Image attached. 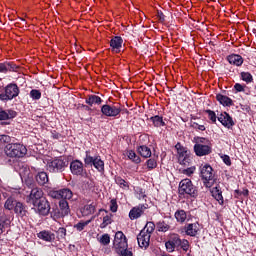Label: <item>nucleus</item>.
I'll return each mask as SVG.
<instances>
[{
    "mask_svg": "<svg viewBox=\"0 0 256 256\" xmlns=\"http://www.w3.org/2000/svg\"><path fill=\"white\" fill-rule=\"evenodd\" d=\"M48 195L52 199H61V189L60 190H50L48 192Z\"/></svg>",
    "mask_w": 256,
    "mask_h": 256,
    "instance_id": "50",
    "label": "nucleus"
},
{
    "mask_svg": "<svg viewBox=\"0 0 256 256\" xmlns=\"http://www.w3.org/2000/svg\"><path fill=\"white\" fill-rule=\"evenodd\" d=\"M165 247L168 253H173L176 249V251H184L187 253L189 251V247L191 245L189 244V240L187 239H181L179 234H170L168 241L165 242Z\"/></svg>",
    "mask_w": 256,
    "mask_h": 256,
    "instance_id": "1",
    "label": "nucleus"
},
{
    "mask_svg": "<svg viewBox=\"0 0 256 256\" xmlns=\"http://www.w3.org/2000/svg\"><path fill=\"white\" fill-rule=\"evenodd\" d=\"M19 203V201H17V199H15V197L10 196L7 198V200L4 203V208L7 211H14L15 207L17 206V204Z\"/></svg>",
    "mask_w": 256,
    "mask_h": 256,
    "instance_id": "30",
    "label": "nucleus"
},
{
    "mask_svg": "<svg viewBox=\"0 0 256 256\" xmlns=\"http://www.w3.org/2000/svg\"><path fill=\"white\" fill-rule=\"evenodd\" d=\"M118 209H119V205L117 204V199H115V198L111 199L110 200V211L112 213H117Z\"/></svg>",
    "mask_w": 256,
    "mask_h": 256,
    "instance_id": "51",
    "label": "nucleus"
},
{
    "mask_svg": "<svg viewBox=\"0 0 256 256\" xmlns=\"http://www.w3.org/2000/svg\"><path fill=\"white\" fill-rule=\"evenodd\" d=\"M200 177L204 180L205 187H212L213 183H215L213 167H211L209 164L200 166Z\"/></svg>",
    "mask_w": 256,
    "mask_h": 256,
    "instance_id": "7",
    "label": "nucleus"
},
{
    "mask_svg": "<svg viewBox=\"0 0 256 256\" xmlns=\"http://www.w3.org/2000/svg\"><path fill=\"white\" fill-rule=\"evenodd\" d=\"M57 239H65L67 237V229L65 227H60L57 231Z\"/></svg>",
    "mask_w": 256,
    "mask_h": 256,
    "instance_id": "49",
    "label": "nucleus"
},
{
    "mask_svg": "<svg viewBox=\"0 0 256 256\" xmlns=\"http://www.w3.org/2000/svg\"><path fill=\"white\" fill-rule=\"evenodd\" d=\"M240 79L247 83V85H249V83H253V75L250 72H241Z\"/></svg>",
    "mask_w": 256,
    "mask_h": 256,
    "instance_id": "42",
    "label": "nucleus"
},
{
    "mask_svg": "<svg viewBox=\"0 0 256 256\" xmlns=\"http://www.w3.org/2000/svg\"><path fill=\"white\" fill-rule=\"evenodd\" d=\"M127 157L132 163H136V165H139V163H141V157L137 155V153H135V151L133 150L128 151Z\"/></svg>",
    "mask_w": 256,
    "mask_h": 256,
    "instance_id": "38",
    "label": "nucleus"
},
{
    "mask_svg": "<svg viewBox=\"0 0 256 256\" xmlns=\"http://www.w3.org/2000/svg\"><path fill=\"white\" fill-rule=\"evenodd\" d=\"M19 93H21V89H19L17 83H9L2 90L0 88V101L3 103L13 101V99L19 97Z\"/></svg>",
    "mask_w": 256,
    "mask_h": 256,
    "instance_id": "4",
    "label": "nucleus"
},
{
    "mask_svg": "<svg viewBox=\"0 0 256 256\" xmlns=\"http://www.w3.org/2000/svg\"><path fill=\"white\" fill-rule=\"evenodd\" d=\"M195 173V167H189L187 169L183 170V174L187 175L188 177H191Z\"/></svg>",
    "mask_w": 256,
    "mask_h": 256,
    "instance_id": "57",
    "label": "nucleus"
},
{
    "mask_svg": "<svg viewBox=\"0 0 256 256\" xmlns=\"http://www.w3.org/2000/svg\"><path fill=\"white\" fill-rule=\"evenodd\" d=\"M118 255H120V256H133V252L128 249V250L121 251Z\"/></svg>",
    "mask_w": 256,
    "mask_h": 256,
    "instance_id": "60",
    "label": "nucleus"
},
{
    "mask_svg": "<svg viewBox=\"0 0 256 256\" xmlns=\"http://www.w3.org/2000/svg\"><path fill=\"white\" fill-rule=\"evenodd\" d=\"M129 249V244L127 243V239H123V241L116 242V252L118 255L121 251H127Z\"/></svg>",
    "mask_w": 256,
    "mask_h": 256,
    "instance_id": "35",
    "label": "nucleus"
},
{
    "mask_svg": "<svg viewBox=\"0 0 256 256\" xmlns=\"http://www.w3.org/2000/svg\"><path fill=\"white\" fill-rule=\"evenodd\" d=\"M212 197L216 199L220 203V205H223V191H221V186L217 185L216 187H213L211 190Z\"/></svg>",
    "mask_w": 256,
    "mask_h": 256,
    "instance_id": "26",
    "label": "nucleus"
},
{
    "mask_svg": "<svg viewBox=\"0 0 256 256\" xmlns=\"http://www.w3.org/2000/svg\"><path fill=\"white\" fill-rule=\"evenodd\" d=\"M33 207L36 213H38V215H41L42 217H47V215L51 213V204L49 203V200H47V198L39 200V202H36Z\"/></svg>",
    "mask_w": 256,
    "mask_h": 256,
    "instance_id": "8",
    "label": "nucleus"
},
{
    "mask_svg": "<svg viewBox=\"0 0 256 256\" xmlns=\"http://www.w3.org/2000/svg\"><path fill=\"white\" fill-rule=\"evenodd\" d=\"M184 231L186 235L189 237H197L199 233V224L198 223H190L184 226Z\"/></svg>",
    "mask_w": 256,
    "mask_h": 256,
    "instance_id": "21",
    "label": "nucleus"
},
{
    "mask_svg": "<svg viewBox=\"0 0 256 256\" xmlns=\"http://www.w3.org/2000/svg\"><path fill=\"white\" fill-rule=\"evenodd\" d=\"M101 113L104 114L105 117H117L118 115H121V107L104 104L101 107Z\"/></svg>",
    "mask_w": 256,
    "mask_h": 256,
    "instance_id": "9",
    "label": "nucleus"
},
{
    "mask_svg": "<svg viewBox=\"0 0 256 256\" xmlns=\"http://www.w3.org/2000/svg\"><path fill=\"white\" fill-rule=\"evenodd\" d=\"M14 213L21 219H23V217H27V215H29L27 205H25L23 202L18 201V203L16 204V206L14 208Z\"/></svg>",
    "mask_w": 256,
    "mask_h": 256,
    "instance_id": "19",
    "label": "nucleus"
},
{
    "mask_svg": "<svg viewBox=\"0 0 256 256\" xmlns=\"http://www.w3.org/2000/svg\"><path fill=\"white\" fill-rule=\"evenodd\" d=\"M111 223H113V214L109 213L103 217V222L100 224V229H105L108 225H111Z\"/></svg>",
    "mask_w": 256,
    "mask_h": 256,
    "instance_id": "40",
    "label": "nucleus"
},
{
    "mask_svg": "<svg viewBox=\"0 0 256 256\" xmlns=\"http://www.w3.org/2000/svg\"><path fill=\"white\" fill-rule=\"evenodd\" d=\"M159 23H165L167 21V16H165V14L163 13V11L161 10H157V14H156Z\"/></svg>",
    "mask_w": 256,
    "mask_h": 256,
    "instance_id": "54",
    "label": "nucleus"
},
{
    "mask_svg": "<svg viewBox=\"0 0 256 256\" xmlns=\"http://www.w3.org/2000/svg\"><path fill=\"white\" fill-rule=\"evenodd\" d=\"M218 121L223 125V127H226V129H232L235 127V121H233V117L229 115L227 112H222L218 116Z\"/></svg>",
    "mask_w": 256,
    "mask_h": 256,
    "instance_id": "17",
    "label": "nucleus"
},
{
    "mask_svg": "<svg viewBox=\"0 0 256 256\" xmlns=\"http://www.w3.org/2000/svg\"><path fill=\"white\" fill-rule=\"evenodd\" d=\"M205 113H207L208 119L211 121V123L213 124L217 123V119L219 118V116L217 117V114H215V111L208 109V110H205Z\"/></svg>",
    "mask_w": 256,
    "mask_h": 256,
    "instance_id": "46",
    "label": "nucleus"
},
{
    "mask_svg": "<svg viewBox=\"0 0 256 256\" xmlns=\"http://www.w3.org/2000/svg\"><path fill=\"white\" fill-rule=\"evenodd\" d=\"M242 195H244V197H247L249 195V190L246 189L242 192Z\"/></svg>",
    "mask_w": 256,
    "mask_h": 256,
    "instance_id": "63",
    "label": "nucleus"
},
{
    "mask_svg": "<svg viewBox=\"0 0 256 256\" xmlns=\"http://www.w3.org/2000/svg\"><path fill=\"white\" fill-rule=\"evenodd\" d=\"M196 143L195 145H213L211 144V140L205 137H195Z\"/></svg>",
    "mask_w": 256,
    "mask_h": 256,
    "instance_id": "45",
    "label": "nucleus"
},
{
    "mask_svg": "<svg viewBox=\"0 0 256 256\" xmlns=\"http://www.w3.org/2000/svg\"><path fill=\"white\" fill-rule=\"evenodd\" d=\"M97 211V205L95 203L86 204L80 209V212L83 217H89V215H94Z\"/></svg>",
    "mask_w": 256,
    "mask_h": 256,
    "instance_id": "22",
    "label": "nucleus"
},
{
    "mask_svg": "<svg viewBox=\"0 0 256 256\" xmlns=\"http://www.w3.org/2000/svg\"><path fill=\"white\" fill-rule=\"evenodd\" d=\"M138 153L141 155V157H144V159H149V157H151V148L142 145L138 148Z\"/></svg>",
    "mask_w": 256,
    "mask_h": 256,
    "instance_id": "37",
    "label": "nucleus"
},
{
    "mask_svg": "<svg viewBox=\"0 0 256 256\" xmlns=\"http://www.w3.org/2000/svg\"><path fill=\"white\" fill-rule=\"evenodd\" d=\"M60 199L64 201L73 199V191L69 188L60 189Z\"/></svg>",
    "mask_w": 256,
    "mask_h": 256,
    "instance_id": "34",
    "label": "nucleus"
},
{
    "mask_svg": "<svg viewBox=\"0 0 256 256\" xmlns=\"http://www.w3.org/2000/svg\"><path fill=\"white\" fill-rule=\"evenodd\" d=\"M49 215L53 221H57V219H63L65 217L61 212V208L57 205L50 209Z\"/></svg>",
    "mask_w": 256,
    "mask_h": 256,
    "instance_id": "27",
    "label": "nucleus"
},
{
    "mask_svg": "<svg viewBox=\"0 0 256 256\" xmlns=\"http://www.w3.org/2000/svg\"><path fill=\"white\" fill-rule=\"evenodd\" d=\"M157 225H155L154 222H147L144 229L142 231H145V233H147L148 235H153V232L155 231V227Z\"/></svg>",
    "mask_w": 256,
    "mask_h": 256,
    "instance_id": "43",
    "label": "nucleus"
},
{
    "mask_svg": "<svg viewBox=\"0 0 256 256\" xmlns=\"http://www.w3.org/2000/svg\"><path fill=\"white\" fill-rule=\"evenodd\" d=\"M174 217L178 223H185L187 221V212L185 210H177Z\"/></svg>",
    "mask_w": 256,
    "mask_h": 256,
    "instance_id": "36",
    "label": "nucleus"
},
{
    "mask_svg": "<svg viewBox=\"0 0 256 256\" xmlns=\"http://www.w3.org/2000/svg\"><path fill=\"white\" fill-rule=\"evenodd\" d=\"M121 112L129 115V110L127 108L121 109Z\"/></svg>",
    "mask_w": 256,
    "mask_h": 256,
    "instance_id": "64",
    "label": "nucleus"
},
{
    "mask_svg": "<svg viewBox=\"0 0 256 256\" xmlns=\"http://www.w3.org/2000/svg\"><path fill=\"white\" fill-rule=\"evenodd\" d=\"M179 197H192V199H197L199 197V190H197V186L193 185V181L191 179L186 178L180 181L178 187Z\"/></svg>",
    "mask_w": 256,
    "mask_h": 256,
    "instance_id": "2",
    "label": "nucleus"
},
{
    "mask_svg": "<svg viewBox=\"0 0 256 256\" xmlns=\"http://www.w3.org/2000/svg\"><path fill=\"white\" fill-rule=\"evenodd\" d=\"M26 199L27 203H31V205L37 204L39 201L45 199V197H43V190L40 188H33Z\"/></svg>",
    "mask_w": 256,
    "mask_h": 256,
    "instance_id": "13",
    "label": "nucleus"
},
{
    "mask_svg": "<svg viewBox=\"0 0 256 256\" xmlns=\"http://www.w3.org/2000/svg\"><path fill=\"white\" fill-rule=\"evenodd\" d=\"M17 117V111L13 109L3 110V108L0 107V121L1 125H11V122H7L10 119H15Z\"/></svg>",
    "mask_w": 256,
    "mask_h": 256,
    "instance_id": "14",
    "label": "nucleus"
},
{
    "mask_svg": "<svg viewBox=\"0 0 256 256\" xmlns=\"http://www.w3.org/2000/svg\"><path fill=\"white\" fill-rule=\"evenodd\" d=\"M4 153L10 159H23L27 155V147L21 143H9L4 147Z\"/></svg>",
    "mask_w": 256,
    "mask_h": 256,
    "instance_id": "3",
    "label": "nucleus"
},
{
    "mask_svg": "<svg viewBox=\"0 0 256 256\" xmlns=\"http://www.w3.org/2000/svg\"><path fill=\"white\" fill-rule=\"evenodd\" d=\"M216 101H218L220 105H223V107H233V99H231L229 96L217 94Z\"/></svg>",
    "mask_w": 256,
    "mask_h": 256,
    "instance_id": "24",
    "label": "nucleus"
},
{
    "mask_svg": "<svg viewBox=\"0 0 256 256\" xmlns=\"http://www.w3.org/2000/svg\"><path fill=\"white\" fill-rule=\"evenodd\" d=\"M175 149L177 150V153L179 155V163L180 165H187L189 163V157L187 156V149L181 145V142H177L175 145Z\"/></svg>",
    "mask_w": 256,
    "mask_h": 256,
    "instance_id": "16",
    "label": "nucleus"
},
{
    "mask_svg": "<svg viewBox=\"0 0 256 256\" xmlns=\"http://www.w3.org/2000/svg\"><path fill=\"white\" fill-rule=\"evenodd\" d=\"M10 221L7 219V215L2 214L0 216V235L5 232V225H9Z\"/></svg>",
    "mask_w": 256,
    "mask_h": 256,
    "instance_id": "41",
    "label": "nucleus"
},
{
    "mask_svg": "<svg viewBox=\"0 0 256 256\" xmlns=\"http://www.w3.org/2000/svg\"><path fill=\"white\" fill-rule=\"evenodd\" d=\"M100 243L102 245H109V243H111V237L109 234H103L100 238Z\"/></svg>",
    "mask_w": 256,
    "mask_h": 256,
    "instance_id": "52",
    "label": "nucleus"
},
{
    "mask_svg": "<svg viewBox=\"0 0 256 256\" xmlns=\"http://www.w3.org/2000/svg\"><path fill=\"white\" fill-rule=\"evenodd\" d=\"M222 161L225 163V165L231 167V157H229V155H223Z\"/></svg>",
    "mask_w": 256,
    "mask_h": 256,
    "instance_id": "59",
    "label": "nucleus"
},
{
    "mask_svg": "<svg viewBox=\"0 0 256 256\" xmlns=\"http://www.w3.org/2000/svg\"><path fill=\"white\" fill-rule=\"evenodd\" d=\"M137 241L141 249H147V247H149V243H151V235L145 232V230H141L137 235Z\"/></svg>",
    "mask_w": 256,
    "mask_h": 256,
    "instance_id": "18",
    "label": "nucleus"
},
{
    "mask_svg": "<svg viewBox=\"0 0 256 256\" xmlns=\"http://www.w3.org/2000/svg\"><path fill=\"white\" fill-rule=\"evenodd\" d=\"M21 66L13 61H5L0 63V73H19Z\"/></svg>",
    "mask_w": 256,
    "mask_h": 256,
    "instance_id": "10",
    "label": "nucleus"
},
{
    "mask_svg": "<svg viewBox=\"0 0 256 256\" xmlns=\"http://www.w3.org/2000/svg\"><path fill=\"white\" fill-rule=\"evenodd\" d=\"M51 138L52 139H61V134L55 130L51 132Z\"/></svg>",
    "mask_w": 256,
    "mask_h": 256,
    "instance_id": "61",
    "label": "nucleus"
},
{
    "mask_svg": "<svg viewBox=\"0 0 256 256\" xmlns=\"http://www.w3.org/2000/svg\"><path fill=\"white\" fill-rule=\"evenodd\" d=\"M85 103L89 105V107H93V105H101V103H103V99L97 95L92 94L85 99Z\"/></svg>",
    "mask_w": 256,
    "mask_h": 256,
    "instance_id": "28",
    "label": "nucleus"
},
{
    "mask_svg": "<svg viewBox=\"0 0 256 256\" xmlns=\"http://www.w3.org/2000/svg\"><path fill=\"white\" fill-rule=\"evenodd\" d=\"M227 61L230 65H235L236 67H241L243 65V56L239 54H231L227 57Z\"/></svg>",
    "mask_w": 256,
    "mask_h": 256,
    "instance_id": "25",
    "label": "nucleus"
},
{
    "mask_svg": "<svg viewBox=\"0 0 256 256\" xmlns=\"http://www.w3.org/2000/svg\"><path fill=\"white\" fill-rule=\"evenodd\" d=\"M156 229L159 233H167V231L171 229V225H169V222L165 220H160L156 223Z\"/></svg>",
    "mask_w": 256,
    "mask_h": 256,
    "instance_id": "32",
    "label": "nucleus"
},
{
    "mask_svg": "<svg viewBox=\"0 0 256 256\" xmlns=\"http://www.w3.org/2000/svg\"><path fill=\"white\" fill-rule=\"evenodd\" d=\"M114 181L121 189H129V182L125 181L121 176H115Z\"/></svg>",
    "mask_w": 256,
    "mask_h": 256,
    "instance_id": "39",
    "label": "nucleus"
},
{
    "mask_svg": "<svg viewBox=\"0 0 256 256\" xmlns=\"http://www.w3.org/2000/svg\"><path fill=\"white\" fill-rule=\"evenodd\" d=\"M147 209H149V204H139L133 207L129 212V219H131V221L139 219Z\"/></svg>",
    "mask_w": 256,
    "mask_h": 256,
    "instance_id": "12",
    "label": "nucleus"
},
{
    "mask_svg": "<svg viewBox=\"0 0 256 256\" xmlns=\"http://www.w3.org/2000/svg\"><path fill=\"white\" fill-rule=\"evenodd\" d=\"M110 47L112 51L121 53V47H123V38L121 36H114L110 40Z\"/></svg>",
    "mask_w": 256,
    "mask_h": 256,
    "instance_id": "20",
    "label": "nucleus"
},
{
    "mask_svg": "<svg viewBox=\"0 0 256 256\" xmlns=\"http://www.w3.org/2000/svg\"><path fill=\"white\" fill-rule=\"evenodd\" d=\"M150 120L153 123V126L156 128L165 127V125H167L165 120H163V116L155 115L150 117Z\"/></svg>",
    "mask_w": 256,
    "mask_h": 256,
    "instance_id": "33",
    "label": "nucleus"
},
{
    "mask_svg": "<svg viewBox=\"0 0 256 256\" xmlns=\"http://www.w3.org/2000/svg\"><path fill=\"white\" fill-rule=\"evenodd\" d=\"M194 153L197 157H207L213 153V145L195 144Z\"/></svg>",
    "mask_w": 256,
    "mask_h": 256,
    "instance_id": "11",
    "label": "nucleus"
},
{
    "mask_svg": "<svg viewBox=\"0 0 256 256\" xmlns=\"http://www.w3.org/2000/svg\"><path fill=\"white\" fill-rule=\"evenodd\" d=\"M38 239L42 241H46L47 243H53L55 241V233L51 231L43 230L37 234Z\"/></svg>",
    "mask_w": 256,
    "mask_h": 256,
    "instance_id": "23",
    "label": "nucleus"
},
{
    "mask_svg": "<svg viewBox=\"0 0 256 256\" xmlns=\"http://www.w3.org/2000/svg\"><path fill=\"white\" fill-rule=\"evenodd\" d=\"M70 171L72 175H77L83 177V173L85 171V165L81 160H73L70 163Z\"/></svg>",
    "mask_w": 256,
    "mask_h": 256,
    "instance_id": "15",
    "label": "nucleus"
},
{
    "mask_svg": "<svg viewBox=\"0 0 256 256\" xmlns=\"http://www.w3.org/2000/svg\"><path fill=\"white\" fill-rule=\"evenodd\" d=\"M84 167H93L97 169L99 173H103V171H105V162L101 159L99 154L93 156V154H91V150H86L84 156Z\"/></svg>",
    "mask_w": 256,
    "mask_h": 256,
    "instance_id": "5",
    "label": "nucleus"
},
{
    "mask_svg": "<svg viewBox=\"0 0 256 256\" xmlns=\"http://www.w3.org/2000/svg\"><path fill=\"white\" fill-rule=\"evenodd\" d=\"M58 208H60V211L62 212L64 217H67V215L71 213V208H69V202H67V200L65 199L59 201Z\"/></svg>",
    "mask_w": 256,
    "mask_h": 256,
    "instance_id": "31",
    "label": "nucleus"
},
{
    "mask_svg": "<svg viewBox=\"0 0 256 256\" xmlns=\"http://www.w3.org/2000/svg\"><path fill=\"white\" fill-rule=\"evenodd\" d=\"M46 167L50 173H63L69 167V161L63 157H55L48 160Z\"/></svg>",
    "mask_w": 256,
    "mask_h": 256,
    "instance_id": "6",
    "label": "nucleus"
},
{
    "mask_svg": "<svg viewBox=\"0 0 256 256\" xmlns=\"http://www.w3.org/2000/svg\"><path fill=\"white\" fill-rule=\"evenodd\" d=\"M123 239H127V236L122 231H118L115 234V243H119V241H123Z\"/></svg>",
    "mask_w": 256,
    "mask_h": 256,
    "instance_id": "55",
    "label": "nucleus"
},
{
    "mask_svg": "<svg viewBox=\"0 0 256 256\" xmlns=\"http://www.w3.org/2000/svg\"><path fill=\"white\" fill-rule=\"evenodd\" d=\"M234 89H235L236 93H243V91H245V85L243 86V84H241V83H236L234 85Z\"/></svg>",
    "mask_w": 256,
    "mask_h": 256,
    "instance_id": "56",
    "label": "nucleus"
},
{
    "mask_svg": "<svg viewBox=\"0 0 256 256\" xmlns=\"http://www.w3.org/2000/svg\"><path fill=\"white\" fill-rule=\"evenodd\" d=\"M148 171H153V169H157V158L153 157L146 161Z\"/></svg>",
    "mask_w": 256,
    "mask_h": 256,
    "instance_id": "44",
    "label": "nucleus"
},
{
    "mask_svg": "<svg viewBox=\"0 0 256 256\" xmlns=\"http://www.w3.org/2000/svg\"><path fill=\"white\" fill-rule=\"evenodd\" d=\"M30 97L33 101H39V99H41V90L32 89L30 91Z\"/></svg>",
    "mask_w": 256,
    "mask_h": 256,
    "instance_id": "48",
    "label": "nucleus"
},
{
    "mask_svg": "<svg viewBox=\"0 0 256 256\" xmlns=\"http://www.w3.org/2000/svg\"><path fill=\"white\" fill-rule=\"evenodd\" d=\"M82 109H84V111H91V107H89L88 105L82 104Z\"/></svg>",
    "mask_w": 256,
    "mask_h": 256,
    "instance_id": "62",
    "label": "nucleus"
},
{
    "mask_svg": "<svg viewBox=\"0 0 256 256\" xmlns=\"http://www.w3.org/2000/svg\"><path fill=\"white\" fill-rule=\"evenodd\" d=\"M89 223H91V220L80 221L74 225V229H76L78 231H83V229H85L87 227V225H89Z\"/></svg>",
    "mask_w": 256,
    "mask_h": 256,
    "instance_id": "47",
    "label": "nucleus"
},
{
    "mask_svg": "<svg viewBox=\"0 0 256 256\" xmlns=\"http://www.w3.org/2000/svg\"><path fill=\"white\" fill-rule=\"evenodd\" d=\"M190 127L195 129V131H205V125H200L197 122H191Z\"/></svg>",
    "mask_w": 256,
    "mask_h": 256,
    "instance_id": "53",
    "label": "nucleus"
},
{
    "mask_svg": "<svg viewBox=\"0 0 256 256\" xmlns=\"http://www.w3.org/2000/svg\"><path fill=\"white\" fill-rule=\"evenodd\" d=\"M35 179L38 185H47V183H49V175L44 171L38 172Z\"/></svg>",
    "mask_w": 256,
    "mask_h": 256,
    "instance_id": "29",
    "label": "nucleus"
},
{
    "mask_svg": "<svg viewBox=\"0 0 256 256\" xmlns=\"http://www.w3.org/2000/svg\"><path fill=\"white\" fill-rule=\"evenodd\" d=\"M0 142L1 143H11V136L9 135H0Z\"/></svg>",
    "mask_w": 256,
    "mask_h": 256,
    "instance_id": "58",
    "label": "nucleus"
}]
</instances>
